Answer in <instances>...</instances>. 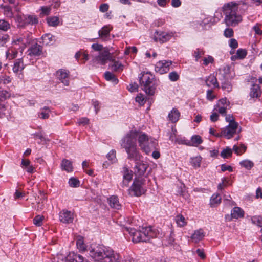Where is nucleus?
I'll use <instances>...</instances> for the list:
<instances>
[{
  "label": "nucleus",
  "instance_id": "5701e85b",
  "mask_svg": "<svg viewBox=\"0 0 262 262\" xmlns=\"http://www.w3.org/2000/svg\"><path fill=\"white\" fill-rule=\"evenodd\" d=\"M204 237V233L201 229L194 231L191 236V239L195 243H198L203 239Z\"/></svg>",
  "mask_w": 262,
  "mask_h": 262
},
{
  "label": "nucleus",
  "instance_id": "a878e982",
  "mask_svg": "<svg viewBox=\"0 0 262 262\" xmlns=\"http://www.w3.org/2000/svg\"><path fill=\"white\" fill-rule=\"evenodd\" d=\"M29 55L38 56L42 53V47L38 44H35L29 49Z\"/></svg>",
  "mask_w": 262,
  "mask_h": 262
},
{
  "label": "nucleus",
  "instance_id": "a18cd8bd",
  "mask_svg": "<svg viewBox=\"0 0 262 262\" xmlns=\"http://www.w3.org/2000/svg\"><path fill=\"white\" fill-rule=\"evenodd\" d=\"M111 67L112 69L115 71H121L123 70V66L121 63L114 61H113Z\"/></svg>",
  "mask_w": 262,
  "mask_h": 262
},
{
  "label": "nucleus",
  "instance_id": "f257e3e1",
  "mask_svg": "<svg viewBox=\"0 0 262 262\" xmlns=\"http://www.w3.org/2000/svg\"><path fill=\"white\" fill-rule=\"evenodd\" d=\"M137 139L141 149L147 155L156 148L157 145L156 140L144 133L131 131L127 133L122 139L121 146L125 149L127 158L134 161H140L142 158L137 147Z\"/></svg>",
  "mask_w": 262,
  "mask_h": 262
},
{
  "label": "nucleus",
  "instance_id": "4d7b16f0",
  "mask_svg": "<svg viewBox=\"0 0 262 262\" xmlns=\"http://www.w3.org/2000/svg\"><path fill=\"white\" fill-rule=\"evenodd\" d=\"M92 48L94 51H99V52L103 50V46L101 44L94 43L92 45Z\"/></svg>",
  "mask_w": 262,
  "mask_h": 262
},
{
  "label": "nucleus",
  "instance_id": "2eb2a0df",
  "mask_svg": "<svg viewBox=\"0 0 262 262\" xmlns=\"http://www.w3.org/2000/svg\"><path fill=\"white\" fill-rule=\"evenodd\" d=\"M69 72L64 69H60L56 73V76L64 85L69 84Z\"/></svg>",
  "mask_w": 262,
  "mask_h": 262
},
{
  "label": "nucleus",
  "instance_id": "680f3d73",
  "mask_svg": "<svg viewBox=\"0 0 262 262\" xmlns=\"http://www.w3.org/2000/svg\"><path fill=\"white\" fill-rule=\"evenodd\" d=\"M34 138L36 139H39L41 140V141H46V138L44 136V135L42 133V132L36 133L34 134Z\"/></svg>",
  "mask_w": 262,
  "mask_h": 262
},
{
  "label": "nucleus",
  "instance_id": "9b49d317",
  "mask_svg": "<svg viewBox=\"0 0 262 262\" xmlns=\"http://www.w3.org/2000/svg\"><path fill=\"white\" fill-rule=\"evenodd\" d=\"M174 33L172 32H167L162 31H156L154 34V40L156 42L163 43L171 39Z\"/></svg>",
  "mask_w": 262,
  "mask_h": 262
},
{
  "label": "nucleus",
  "instance_id": "6ab92c4d",
  "mask_svg": "<svg viewBox=\"0 0 262 262\" xmlns=\"http://www.w3.org/2000/svg\"><path fill=\"white\" fill-rule=\"evenodd\" d=\"M205 83L207 86L215 88H219V84L216 77L213 74H210L205 80Z\"/></svg>",
  "mask_w": 262,
  "mask_h": 262
},
{
  "label": "nucleus",
  "instance_id": "473e14b6",
  "mask_svg": "<svg viewBox=\"0 0 262 262\" xmlns=\"http://www.w3.org/2000/svg\"><path fill=\"white\" fill-rule=\"evenodd\" d=\"M48 24L50 26L56 27L59 24V19L57 16H52L47 18Z\"/></svg>",
  "mask_w": 262,
  "mask_h": 262
},
{
  "label": "nucleus",
  "instance_id": "4468645a",
  "mask_svg": "<svg viewBox=\"0 0 262 262\" xmlns=\"http://www.w3.org/2000/svg\"><path fill=\"white\" fill-rule=\"evenodd\" d=\"M59 221L64 224L72 223L74 220L73 213L67 210H62L59 214Z\"/></svg>",
  "mask_w": 262,
  "mask_h": 262
},
{
  "label": "nucleus",
  "instance_id": "f704fd0d",
  "mask_svg": "<svg viewBox=\"0 0 262 262\" xmlns=\"http://www.w3.org/2000/svg\"><path fill=\"white\" fill-rule=\"evenodd\" d=\"M247 147L243 144H241L239 146L234 145L233 147V150L238 155H241L244 153Z\"/></svg>",
  "mask_w": 262,
  "mask_h": 262
},
{
  "label": "nucleus",
  "instance_id": "6e6552de",
  "mask_svg": "<svg viewBox=\"0 0 262 262\" xmlns=\"http://www.w3.org/2000/svg\"><path fill=\"white\" fill-rule=\"evenodd\" d=\"M15 20L20 27H24L28 25H35L38 23V19L35 15H17Z\"/></svg>",
  "mask_w": 262,
  "mask_h": 262
},
{
  "label": "nucleus",
  "instance_id": "13d9d810",
  "mask_svg": "<svg viewBox=\"0 0 262 262\" xmlns=\"http://www.w3.org/2000/svg\"><path fill=\"white\" fill-rule=\"evenodd\" d=\"M25 195L26 193L24 192H21L18 190H16L14 194V198L15 200L23 198Z\"/></svg>",
  "mask_w": 262,
  "mask_h": 262
},
{
  "label": "nucleus",
  "instance_id": "6e6d98bb",
  "mask_svg": "<svg viewBox=\"0 0 262 262\" xmlns=\"http://www.w3.org/2000/svg\"><path fill=\"white\" fill-rule=\"evenodd\" d=\"M169 79L172 81H176L179 78V74L175 71L170 72L168 75Z\"/></svg>",
  "mask_w": 262,
  "mask_h": 262
},
{
  "label": "nucleus",
  "instance_id": "79ce46f5",
  "mask_svg": "<svg viewBox=\"0 0 262 262\" xmlns=\"http://www.w3.org/2000/svg\"><path fill=\"white\" fill-rule=\"evenodd\" d=\"M232 154V149L227 147L226 148L224 149L221 153V156L223 158H228L229 157H231Z\"/></svg>",
  "mask_w": 262,
  "mask_h": 262
},
{
  "label": "nucleus",
  "instance_id": "774afa93",
  "mask_svg": "<svg viewBox=\"0 0 262 262\" xmlns=\"http://www.w3.org/2000/svg\"><path fill=\"white\" fill-rule=\"evenodd\" d=\"M253 30L255 32V33L258 35H262V30L260 28V26L258 24L253 26Z\"/></svg>",
  "mask_w": 262,
  "mask_h": 262
},
{
  "label": "nucleus",
  "instance_id": "4c0bfd02",
  "mask_svg": "<svg viewBox=\"0 0 262 262\" xmlns=\"http://www.w3.org/2000/svg\"><path fill=\"white\" fill-rule=\"evenodd\" d=\"M41 198L40 199L41 202L39 201L37 203V205L36 207V209L37 210L41 211L45 208V202L47 199V197L45 194L43 193H41Z\"/></svg>",
  "mask_w": 262,
  "mask_h": 262
},
{
  "label": "nucleus",
  "instance_id": "0eeeda50",
  "mask_svg": "<svg viewBox=\"0 0 262 262\" xmlns=\"http://www.w3.org/2000/svg\"><path fill=\"white\" fill-rule=\"evenodd\" d=\"M91 56L92 57V62L94 64H100L104 65L111 58L110 51L106 48L99 52L98 55L94 54L93 52H92L91 53Z\"/></svg>",
  "mask_w": 262,
  "mask_h": 262
},
{
  "label": "nucleus",
  "instance_id": "8fccbe9b",
  "mask_svg": "<svg viewBox=\"0 0 262 262\" xmlns=\"http://www.w3.org/2000/svg\"><path fill=\"white\" fill-rule=\"evenodd\" d=\"M204 54V51L200 49H197L194 51L193 55L195 58V61H198L199 59Z\"/></svg>",
  "mask_w": 262,
  "mask_h": 262
},
{
  "label": "nucleus",
  "instance_id": "603ef678",
  "mask_svg": "<svg viewBox=\"0 0 262 262\" xmlns=\"http://www.w3.org/2000/svg\"><path fill=\"white\" fill-rule=\"evenodd\" d=\"M11 78L10 76L4 75L0 76V84H7L10 83Z\"/></svg>",
  "mask_w": 262,
  "mask_h": 262
},
{
  "label": "nucleus",
  "instance_id": "0e129e2a",
  "mask_svg": "<svg viewBox=\"0 0 262 262\" xmlns=\"http://www.w3.org/2000/svg\"><path fill=\"white\" fill-rule=\"evenodd\" d=\"M217 112L216 111L215 112H213L210 116V119L213 122H216L219 119V116Z\"/></svg>",
  "mask_w": 262,
  "mask_h": 262
},
{
  "label": "nucleus",
  "instance_id": "37998d69",
  "mask_svg": "<svg viewBox=\"0 0 262 262\" xmlns=\"http://www.w3.org/2000/svg\"><path fill=\"white\" fill-rule=\"evenodd\" d=\"M4 9V14L7 17L12 18L13 17V13L10 7L8 6H3Z\"/></svg>",
  "mask_w": 262,
  "mask_h": 262
},
{
  "label": "nucleus",
  "instance_id": "39448f33",
  "mask_svg": "<svg viewBox=\"0 0 262 262\" xmlns=\"http://www.w3.org/2000/svg\"><path fill=\"white\" fill-rule=\"evenodd\" d=\"M225 120L229 122V124L222 130V136L228 139H231L237 132L240 133L242 128L238 126V123L234 120L232 115H228L226 116Z\"/></svg>",
  "mask_w": 262,
  "mask_h": 262
},
{
  "label": "nucleus",
  "instance_id": "69168bd1",
  "mask_svg": "<svg viewBox=\"0 0 262 262\" xmlns=\"http://www.w3.org/2000/svg\"><path fill=\"white\" fill-rule=\"evenodd\" d=\"M138 84L136 83H134L129 84V85L128 87V89L130 92H133L137 91L138 90Z\"/></svg>",
  "mask_w": 262,
  "mask_h": 262
},
{
  "label": "nucleus",
  "instance_id": "a211bd4d",
  "mask_svg": "<svg viewBox=\"0 0 262 262\" xmlns=\"http://www.w3.org/2000/svg\"><path fill=\"white\" fill-rule=\"evenodd\" d=\"M65 262H90L82 256L75 253H70L66 257Z\"/></svg>",
  "mask_w": 262,
  "mask_h": 262
},
{
  "label": "nucleus",
  "instance_id": "cd10ccee",
  "mask_svg": "<svg viewBox=\"0 0 262 262\" xmlns=\"http://www.w3.org/2000/svg\"><path fill=\"white\" fill-rule=\"evenodd\" d=\"M175 222L179 227H183L187 225V222L185 217L182 214H178L175 217Z\"/></svg>",
  "mask_w": 262,
  "mask_h": 262
},
{
  "label": "nucleus",
  "instance_id": "1a4fd4ad",
  "mask_svg": "<svg viewBox=\"0 0 262 262\" xmlns=\"http://www.w3.org/2000/svg\"><path fill=\"white\" fill-rule=\"evenodd\" d=\"M219 71V75H221L223 77V80H225L222 83V89L230 92L232 86L230 83L228 82V80L233 78V76L230 74V68L228 66H225L222 69H220Z\"/></svg>",
  "mask_w": 262,
  "mask_h": 262
},
{
  "label": "nucleus",
  "instance_id": "72a5a7b5",
  "mask_svg": "<svg viewBox=\"0 0 262 262\" xmlns=\"http://www.w3.org/2000/svg\"><path fill=\"white\" fill-rule=\"evenodd\" d=\"M191 142L192 146H198L203 142V140L200 136L195 135L191 137Z\"/></svg>",
  "mask_w": 262,
  "mask_h": 262
},
{
  "label": "nucleus",
  "instance_id": "393cba45",
  "mask_svg": "<svg viewBox=\"0 0 262 262\" xmlns=\"http://www.w3.org/2000/svg\"><path fill=\"white\" fill-rule=\"evenodd\" d=\"M109 204L112 208L119 209L121 207V205L119 202L118 198L117 196L112 195L110 196L108 199Z\"/></svg>",
  "mask_w": 262,
  "mask_h": 262
},
{
  "label": "nucleus",
  "instance_id": "dca6fc26",
  "mask_svg": "<svg viewBox=\"0 0 262 262\" xmlns=\"http://www.w3.org/2000/svg\"><path fill=\"white\" fill-rule=\"evenodd\" d=\"M140 161L141 160L135 161L136 165L134 168L135 174L139 177L143 176L148 168V165L146 163L140 162Z\"/></svg>",
  "mask_w": 262,
  "mask_h": 262
},
{
  "label": "nucleus",
  "instance_id": "bb28decb",
  "mask_svg": "<svg viewBox=\"0 0 262 262\" xmlns=\"http://www.w3.org/2000/svg\"><path fill=\"white\" fill-rule=\"evenodd\" d=\"M61 167L62 170L70 172L73 171V166L72 162L67 159H63L61 164Z\"/></svg>",
  "mask_w": 262,
  "mask_h": 262
},
{
  "label": "nucleus",
  "instance_id": "b1692460",
  "mask_svg": "<svg viewBox=\"0 0 262 262\" xmlns=\"http://www.w3.org/2000/svg\"><path fill=\"white\" fill-rule=\"evenodd\" d=\"M244 211L239 207H234L231 212V215L232 218L239 219L244 217Z\"/></svg>",
  "mask_w": 262,
  "mask_h": 262
},
{
  "label": "nucleus",
  "instance_id": "20e7f679",
  "mask_svg": "<svg viewBox=\"0 0 262 262\" xmlns=\"http://www.w3.org/2000/svg\"><path fill=\"white\" fill-rule=\"evenodd\" d=\"M128 232L132 236V241L134 243L148 242L151 238L156 236V233L150 227L142 228L141 230H135L134 229L125 227L123 231Z\"/></svg>",
  "mask_w": 262,
  "mask_h": 262
},
{
  "label": "nucleus",
  "instance_id": "3c124183",
  "mask_svg": "<svg viewBox=\"0 0 262 262\" xmlns=\"http://www.w3.org/2000/svg\"><path fill=\"white\" fill-rule=\"evenodd\" d=\"M107 159L112 162L114 163L117 161L116 157V151L111 150L107 155Z\"/></svg>",
  "mask_w": 262,
  "mask_h": 262
},
{
  "label": "nucleus",
  "instance_id": "ea45409f",
  "mask_svg": "<svg viewBox=\"0 0 262 262\" xmlns=\"http://www.w3.org/2000/svg\"><path fill=\"white\" fill-rule=\"evenodd\" d=\"M240 165L247 169H251L254 166L252 161L249 160H243L239 163Z\"/></svg>",
  "mask_w": 262,
  "mask_h": 262
},
{
  "label": "nucleus",
  "instance_id": "58836bf2",
  "mask_svg": "<svg viewBox=\"0 0 262 262\" xmlns=\"http://www.w3.org/2000/svg\"><path fill=\"white\" fill-rule=\"evenodd\" d=\"M50 110L49 107H44L41 109V112L38 115L39 117L43 119H48L49 117Z\"/></svg>",
  "mask_w": 262,
  "mask_h": 262
},
{
  "label": "nucleus",
  "instance_id": "c9c22d12",
  "mask_svg": "<svg viewBox=\"0 0 262 262\" xmlns=\"http://www.w3.org/2000/svg\"><path fill=\"white\" fill-rule=\"evenodd\" d=\"M202 158L200 156L191 158L190 159V163L194 168H198L200 166Z\"/></svg>",
  "mask_w": 262,
  "mask_h": 262
},
{
  "label": "nucleus",
  "instance_id": "c756f323",
  "mask_svg": "<svg viewBox=\"0 0 262 262\" xmlns=\"http://www.w3.org/2000/svg\"><path fill=\"white\" fill-rule=\"evenodd\" d=\"M24 68V65L23 60L21 59H18L16 60L14 64L13 71L14 73H18L22 71Z\"/></svg>",
  "mask_w": 262,
  "mask_h": 262
},
{
  "label": "nucleus",
  "instance_id": "49530a36",
  "mask_svg": "<svg viewBox=\"0 0 262 262\" xmlns=\"http://www.w3.org/2000/svg\"><path fill=\"white\" fill-rule=\"evenodd\" d=\"M10 28V25L8 22L4 19L0 20V30L6 31Z\"/></svg>",
  "mask_w": 262,
  "mask_h": 262
},
{
  "label": "nucleus",
  "instance_id": "423d86ee",
  "mask_svg": "<svg viewBox=\"0 0 262 262\" xmlns=\"http://www.w3.org/2000/svg\"><path fill=\"white\" fill-rule=\"evenodd\" d=\"M154 76L149 73L143 74L140 77V83L142 89L148 95L155 93V88L153 84Z\"/></svg>",
  "mask_w": 262,
  "mask_h": 262
},
{
  "label": "nucleus",
  "instance_id": "ddd939ff",
  "mask_svg": "<svg viewBox=\"0 0 262 262\" xmlns=\"http://www.w3.org/2000/svg\"><path fill=\"white\" fill-rule=\"evenodd\" d=\"M172 62L170 60H161L158 62L155 66V71L160 74L166 73L169 71V67Z\"/></svg>",
  "mask_w": 262,
  "mask_h": 262
},
{
  "label": "nucleus",
  "instance_id": "864d4df0",
  "mask_svg": "<svg viewBox=\"0 0 262 262\" xmlns=\"http://www.w3.org/2000/svg\"><path fill=\"white\" fill-rule=\"evenodd\" d=\"M79 181L74 178H71L69 181V184L72 187H78L79 186Z\"/></svg>",
  "mask_w": 262,
  "mask_h": 262
},
{
  "label": "nucleus",
  "instance_id": "412c9836",
  "mask_svg": "<svg viewBox=\"0 0 262 262\" xmlns=\"http://www.w3.org/2000/svg\"><path fill=\"white\" fill-rule=\"evenodd\" d=\"M180 116V113L176 108H173L168 115V120L172 123L177 122Z\"/></svg>",
  "mask_w": 262,
  "mask_h": 262
},
{
  "label": "nucleus",
  "instance_id": "de8ad7c7",
  "mask_svg": "<svg viewBox=\"0 0 262 262\" xmlns=\"http://www.w3.org/2000/svg\"><path fill=\"white\" fill-rule=\"evenodd\" d=\"M40 15L42 16L48 15L50 14L51 8L50 6H42L40 8Z\"/></svg>",
  "mask_w": 262,
  "mask_h": 262
},
{
  "label": "nucleus",
  "instance_id": "f03ea898",
  "mask_svg": "<svg viewBox=\"0 0 262 262\" xmlns=\"http://www.w3.org/2000/svg\"><path fill=\"white\" fill-rule=\"evenodd\" d=\"M90 255L95 260L100 262H120V255L112 249L103 246H98L90 249Z\"/></svg>",
  "mask_w": 262,
  "mask_h": 262
},
{
  "label": "nucleus",
  "instance_id": "7c9ffc66",
  "mask_svg": "<svg viewBox=\"0 0 262 262\" xmlns=\"http://www.w3.org/2000/svg\"><path fill=\"white\" fill-rule=\"evenodd\" d=\"M76 245L77 248L80 251H85L86 250V246L84 243L83 238L82 236H78L77 237Z\"/></svg>",
  "mask_w": 262,
  "mask_h": 262
},
{
  "label": "nucleus",
  "instance_id": "c03bdc74",
  "mask_svg": "<svg viewBox=\"0 0 262 262\" xmlns=\"http://www.w3.org/2000/svg\"><path fill=\"white\" fill-rule=\"evenodd\" d=\"M251 222L253 224L262 227V216H254L251 217Z\"/></svg>",
  "mask_w": 262,
  "mask_h": 262
},
{
  "label": "nucleus",
  "instance_id": "aec40b11",
  "mask_svg": "<svg viewBox=\"0 0 262 262\" xmlns=\"http://www.w3.org/2000/svg\"><path fill=\"white\" fill-rule=\"evenodd\" d=\"M111 29L108 26H104L99 32V36L103 40H106L110 37Z\"/></svg>",
  "mask_w": 262,
  "mask_h": 262
},
{
  "label": "nucleus",
  "instance_id": "c85d7f7f",
  "mask_svg": "<svg viewBox=\"0 0 262 262\" xmlns=\"http://www.w3.org/2000/svg\"><path fill=\"white\" fill-rule=\"evenodd\" d=\"M221 197L220 194L217 193L213 194L210 200V205L211 207H214L217 206L219 204L221 203Z\"/></svg>",
  "mask_w": 262,
  "mask_h": 262
},
{
  "label": "nucleus",
  "instance_id": "9d476101",
  "mask_svg": "<svg viewBox=\"0 0 262 262\" xmlns=\"http://www.w3.org/2000/svg\"><path fill=\"white\" fill-rule=\"evenodd\" d=\"M144 182L142 180H135L129 189V193L133 192V195L139 196L144 194L146 189L144 187Z\"/></svg>",
  "mask_w": 262,
  "mask_h": 262
},
{
  "label": "nucleus",
  "instance_id": "e433bc0d",
  "mask_svg": "<svg viewBox=\"0 0 262 262\" xmlns=\"http://www.w3.org/2000/svg\"><path fill=\"white\" fill-rule=\"evenodd\" d=\"M105 78L107 81H111L115 84H117L118 82V79L116 77L114 74L110 72H106L104 74Z\"/></svg>",
  "mask_w": 262,
  "mask_h": 262
},
{
  "label": "nucleus",
  "instance_id": "5fc2aeb1",
  "mask_svg": "<svg viewBox=\"0 0 262 262\" xmlns=\"http://www.w3.org/2000/svg\"><path fill=\"white\" fill-rule=\"evenodd\" d=\"M203 64L204 66H207L209 63H213L214 62V59L212 56L208 55L207 57H205L203 59Z\"/></svg>",
  "mask_w": 262,
  "mask_h": 262
},
{
  "label": "nucleus",
  "instance_id": "338daca9",
  "mask_svg": "<svg viewBox=\"0 0 262 262\" xmlns=\"http://www.w3.org/2000/svg\"><path fill=\"white\" fill-rule=\"evenodd\" d=\"M89 122V119L87 118H82L79 119L78 123L79 125H85Z\"/></svg>",
  "mask_w": 262,
  "mask_h": 262
},
{
  "label": "nucleus",
  "instance_id": "a19ab883",
  "mask_svg": "<svg viewBox=\"0 0 262 262\" xmlns=\"http://www.w3.org/2000/svg\"><path fill=\"white\" fill-rule=\"evenodd\" d=\"M247 55V52L245 50L239 49L237 51L236 55L232 56L231 58L232 59H233L234 58H239V59H243Z\"/></svg>",
  "mask_w": 262,
  "mask_h": 262
},
{
  "label": "nucleus",
  "instance_id": "bf43d9fd",
  "mask_svg": "<svg viewBox=\"0 0 262 262\" xmlns=\"http://www.w3.org/2000/svg\"><path fill=\"white\" fill-rule=\"evenodd\" d=\"M229 46L233 49H235L238 47V42L235 39L232 38L229 41Z\"/></svg>",
  "mask_w": 262,
  "mask_h": 262
},
{
  "label": "nucleus",
  "instance_id": "4be33fe9",
  "mask_svg": "<svg viewBox=\"0 0 262 262\" xmlns=\"http://www.w3.org/2000/svg\"><path fill=\"white\" fill-rule=\"evenodd\" d=\"M250 96L251 98H258L261 95L260 88L258 84H253L250 89Z\"/></svg>",
  "mask_w": 262,
  "mask_h": 262
},
{
  "label": "nucleus",
  "instance_id": "f3484780",
  "mask_svg": "<svg viewBox=\"0 0 262 262\" xmlns=\"http://www.w3.org/2000/svg\"><path fill=\"white\" fill-rule=\"evenodd\" d=\"M132 171L128 168L124 167L123 168V181L122 182V187L123 188L127 187L129 183L132 180Z\"/></svg>",
  "mask_w": 262,
  "mask_h": 262
},
{
  "label": "nucleus",
  "instance_id": "e2e57ef3",
  "mask_svg": "<svg viewBox=\"0 0 262 262\" xmlns=\"http://www.w3.org/2000/svg\"><path fill=\"white\" fill-rule=\"evenodd\" d=\"M224 34L226 37H231L233 35V30L231 28L226 29Z\"/></svg>",
  "mask_w": 262,
  "mask_h": 262
},
{
  "label": "nucleus",
  "instance_id": "7ed1b4c3",
  "mask_svg": "<svg viewBox=\"0 0 262 262\" xmlns=\"http://www.w3.org/2000/svg\"><path fill=\"white\" fill-rule=\"evenodd\" d=\"M225 15L224 21L228 26H235L242 21V17L238 13V5L235 3L226 4L222 8Z\"/></svg>",
  "mask_w": 262,
  "mask_h": 262
},
{
  "label": "nucleus",
  "instance_id": "09e8293b",
  "mask_svg": "<svg viewBox=\"0 0 262 262\" xmlns=\"http://www.w3.org/2000/svg\"><path fill=\"white\" fill-rule=\"evenodd\" d=\"M43 219L44 216L43 215H36L33 219L34 224L37 226H41Z\"/></svg>",
  "mask_w": 262,
  "mask_h": 262
},
{
  "label": "nucleus",
  "instance_id": "052dcab7",
  "mask_svg": "<svg viewBox=\"0 0 262 262\" xmlns=\"http://www.w3.org/2000/svg\"><path fill=\"white\" fill-rule=\"evenodd\" d=\"M136 101L140 105H142L144 104L145 100L143 95H139L136 97Z\"/></svg>",
  "mask_w": 262,
  "mask_h": 262
},
{
  "label": "nucleus",
  "instance_id": "2f4dec72",
  "mask_svg": "<svg viewBox=\"0 0 262 262\" xmlns=\"http://www.w3.org/2000/svg\"><path fill=\"white\" fill-rule=\"evenodd\" d=\"M26 43H27V41L25 42L24 39L22 37L14 38L12 41V45L13 46L19 45L20 48H21V50L25 48Z\"/></svg>",
  "mask_w": 262,
  "mask_h": 262
},
{
  "label": "nucleus",
  "instance_id": "f8f14e48",
  "mask_svg": "<svg viewBox=\"0 0 262 262\" xmlns=\"http://www.w3.org/2000/svg\"><path fill=\"white\" fill-rule=\"evenodd\" d=\"M229 104V102L226 98L221 99L214 105V111L217 112L223 116H226Z\"/></svg>",
  "mask_w": 262,
  "mask_h": 262
}]
</instances>
